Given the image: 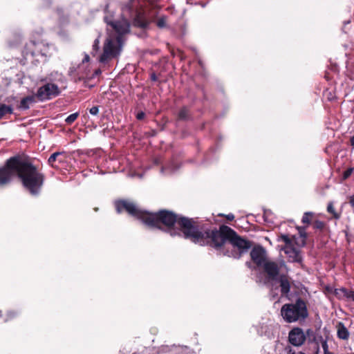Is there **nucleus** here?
Listing matches in <instances>:
<instances>
[{
	"mask_svg": "<svg viewBox=\"0 0 354 354\" xmlns=\"http://www.w3.org/2000/svg\"><path fill=\"white\" fill-rule=\"evenodd\" d=\"M289 354H295V353H291V349H290Z\"/></svg>",
	"mask_w": 354,
	"mask_h": 354,
	"instance_id": "nucleus-44",
	"label": "nucleus"
},
{
	"mask_svg": "<svg viewBox=\"0 0 354 354\" xmlns=\"http://www.w3.org/2000/svg\"><path fill=\"white\" fill-rule=\"evenodd\" d=\"M16 175L32 195L39 194L44 182V174L30 161L17 156L8 159L5 165L0 168V187L10 183Z\"/></svg>",
	"mask_w": 354,
	"mask_h": 354,
	"instance_id": "nucleus-2",
	"label": "nucleus"
},
{
	"mask_svg": "<svg viewBox=\"0 0 354 354\" xmlns=\"http://www.w3.org/2000/svg\"><path fill=\"white\" fill-rule=\"evenodd\" d=\"M60 93L61 91L57 84L46 83L37 89L35 95L39 101L44 102L58 96Z\"/></svg>",
	"mask_w": 354,
	"mask_h": 354,
	"instance_id": "nucleus-5",
	"label": "nucleus"
},
{
	"mask_svg": "<svg viewBox=\"0 0 354 354\" xmlns=\"http://www.w3.org/2000/svg\"><path fill=\"white\" fill-rule=\"evenodd\" d=\"M99 106H94L89 109L90 114L97 115L99 113Z\"/></svg>",
	"mask_w": 354,
	"mask_h": 354,
	"instance_id": "nucleus-32",
	"label": "nucleus"
},
{
	"mask_svg": "<svg viewBox=\"0 0 354 354\" xmlns=\"http://www.w3.org/2000/svg\"><path fill=\"white\" fill-rule=\"evenodd\" d=\"M346 299L351 300L354 301V291L348 289Z\"/></svg>",
	"mask_w": 354,
	"mask_h": 354,
	"instance_id": "nucleus-34",
	"label": "nucleus"
},
{
	"mask_svg": "<svg viewBox=\"0 0 354 354\" xmlns=\"http://www.w3.org/2000/svg\"><path fill=\"white\" fill-rule=\"evenodd\" d=\"M280 239L286 243L285 247L292 245V241L288 234H281L280 236Z\"/></svg>",
	"mask_w": 354,
	"mask_h": 354,
	"instance_id": "nucleus-29",
	"label": "nucleus"
},
{
	"mask_svg": "<svg viewBox=\"0 0 354 354\" xmlns=\"http://www.w3.org/2000/svg\"><path fill=\"white\" fill-rule=\"evenodd\" d=\"M299 234L301 238H303L302 245H305V239L307 238V234L306 232V227H297Z\"/></svg>",
	"mask_w": 354,
	"mask_h": 354,
	"instance_id": "nucleus-23",
	"label": "nucleus"
},
{
	"mask_svg": "<svg viewBox=\"0 0 354 354\" xmlns=\"http://www.w3.org/2000/svg\"><path fill=\"white\" fill-rule=\"evenodd\" d=\"M322 347L324 351V354H333V353H331L328 351V345L327 341H323Z\"/></svg>",
	"mask_w": 354,
	"mask_h": 354,
	"instance_id": "nucleus-31",
	"label": "nucleus"
},
{
	"mask_svg": "<svg viewBox=\"0 0 354 354\" xmlns=\"http://www.w3.org/2000/svg\"><path fill=\"white\" fill-rule=\"evenodd\" d=\"M61 154H62L61 152H55L53 154H51L50 156L48 158V164L50 165L51 166H53V163L56 160L57 156H59Z\"/></svg>",
	"mask_w": 354,
	"mask_h": 354,
	"instance_id": "nucleus-27",
	"label": "nucleus"
},
{
	"mask_svg": "<svg viewBox=\"0 0 354 354\" xmlns=\"http://www.w3.org/2000/svg\"><path fill=\"white\" fill-rule=\"evenodd\" d=\"M36 95H28L22 98L20 101L19 109L21 110H27L30 108V105L35 104L36 101Z\"/></svg>",
	"mask_w": 354,
	"mask_h": 354,
	"instance_id": "nucleus-13",
	"label": "nucleus"
},
{
	"mask_svg": "<svg viewBox=\"0 0 354 354\" xmlns=\"http://www.w3.org/2000/svg\"><path fill=\"white\" fill-rule=\"evenodd\" d=\"M353 168H348V169H346L344 173V179H346L348 178L353 173Z\"/></svg>",
	"mask_w": 354,
	"mask_h": 354,
	"instance_id": "nucleus-35",
	"label": "nucleus"
},
{
	"mask_svg": "<svg viewBox=\"0 0 354 354\" xmlns=\"http://www.w3.org/2000/svg\"><path fill=\"white\" fill-rule=\"evenodd\" d=\"M79 113L76 112L69 115L65 120V122L68 124H72L77 118Z\"/></svg>",
	"mask_w": 354,
	"mask_h": 354,
	"instance_id": "nucleus-24",
	"label": "nucleus"
},
{
	"mask_svg": "<svg viewBox=\"0 0 354 354\" xmlns=\"http://www.w3.org/2000/svg\"><path fill=\"white\" fill-rule=\"evenodd\" d=\"M12 113V108L6 104H0V119L7 114Z\"/></svg>",
	"mask_w": 354,
	"mask_h": 354,
	"instance_id": "nucleus-19",
	"label": "nucleus"
},
{
	"mask_svg": "<svg viewBox=\"0 0 354 354\" xmlns=\"http://www.w3.org/2000/svg\"><path fill=\"white\" fill-rule=\"evenodd\" d=\"M283 251L287 255L288 261L289 262L297 263L301 268H304L303 264V256L300 250L292 247V245H289L288 247H285L283 248Z\"/></svg>",
	"mask_w": 354,
	"mask_h": 354,
	"instance_id": "nucleus-8",
	"label": "nucleus"
},
{
	"mask_svg": "<svg viewBox=\"0 0 354 354\" xmlns=\"http://www.w3.org/2000/svg\"><path fill=\"white\" fill-rule=\"evenodd\" d=\"M288 339L292 345L300 346L306 341V335L301 328L296 327L289 332Z\"/></svg>",
	"mask_w": 354,
	"mask_h": 354,
	"instance_id": "nucleus-10",
	"label": "nucleus"
},
{
	"mask_svg": "<svg viewBox=\"0 0 354 354\" xmlns=\"http://www.w3.org/2000/svg\"><path fill=\"white\" fill-rule=\"evenodd\" d=\"M178 166L177 163L171 162L167 166L162 167L160 171L164 174H171L178 170Z\"/></svg>",
	"mask_w": 354,
	"mask_h": 354,
	"instance_id": "nucleus-14",
	"label": "nucleus"
},
{
	"mask_svg": "<svg viewBox=\"0 0 354 354\" xmlns=\"http://www.w3.org/2000/svg\"><path fill=\"white\" fill-rule=\"evenodd\" d=\"M349 203L352 207H354V195L349 197Z\"/></svg>",
	"mask_w": 354,
	"mask_h": 354,
	"instance_id": "nucleus-39",
	"label": "nucleus"
},
{
	"mask_svg": "<svg viewBox=\"0 0 354 354\" xmlns=\"http://www.w3.org/2000/svg\"><path fill=\"white\" fill-rule=\"evenodd\" d=\"M115 207L118 213L125 210L151 228L160 229V225L162 224L171 236H183L185 239L200 245H209L216 250H220L227 241H229L233 247L239 249L238 258L251 247L249 241L241 238L227 225H221L218 230L199 229L194 225L193 220L189 218L178 216L165 209L156 213L143 211L133 203L124 200L116 201Z\"/></svg>",
	"mask_w": 354,
	"mask_h": 354,
	"instance_id": "nucleus-1",
	"label": "nucleus"
},
{
	"mask_svg": "<svg viewBox=\"0 0 354 354\" xmlns=\"http://www.w3.org/2000/svg\"><path fill=\"white\" fill-rule=\"evenodd\" d=\"M102 71L100 69H97L95 71L94 73L92 75V77H95V76H98L101 74Z\"/></svg>",
	"mask_w": 354,
	"mask_h": 354,
	"instance_id": "nucleus-40",
	"label": "nucleus"
},
{
	"mask_svg": "<svg viewBox=\"0 0 354 354\" xmlns=\"http://www.w3.org/2000/svg\"><path fill=\"white\" fill-rule=\"evenodd\" d=\"M323 341H327L326 339H324L322 335H317V342H314L317 346V353L319 352V344H321V345L322 344V342Z\"/></svg>",
	"mask_w": 354,
	"mask_h": 354,
	"instance_id": "nucleus-30",
	"label": "nucleus"
},
{
	"mask_svg": "<svg viewBox=\"0 0 354 354\" xmlns=\"http://www.w3.org/2000/svg\"><path fill=\"white\" fill-rule=\"evenodd\" d=\"M32 46V50H40L41 49V47H44L45 48H47V47H46V45L44 44L43 43L41 42H35V41H32V43H30V46H28L29 47H31Z\"/></svg>",
	"mask_w": 354,
	"mask_h": 354,
	"instance_id": "nucleus-26",
	"label": "nucleus"
},
{
	"mask_svg": "<svg viewBox=\"0 0 354 354\" xmlns=\"http://www.w3.org/2000/svg\"><path fill=\"white\" fill-rule=\"evenodd\" d=\"M262 267L263 268V271L266 274L268 281H277V278L281 274L279 273L280 266L274 261H267L263 263Z\"/></svg>",
	"mask_w": 354,
	"mask_h": 354,
	"instance_id": "nucleus-7",
	"label": "nucleus"
},
{
	"mask_svg": "<svg viewBox=\"0 0 354 354\" xmlns=\"http://www.w3.org/2000/svg\"><path fill=\"white\" fill-rule=\"evenodd\" d=\"M118 34L115 38H107L104 44L103 53L100 56L99 62L106 63L108 61L117 57L122 50L123 44L122 35L130 30V24L127 19L106 21Z\"/></svg>",
	"mask_w": 354,
	"mask_h": 354,
	"instance_id": "nucleus-3",
	"label": "nucleus"
},
{
	"mask_svg": "<svg viewBox=\"0 0 354 354\" xmlns=\"http://www.w3.org/2000/svg\"><path fill=\"white\" fill-rule=\"evenodd\" d=\"M351 145L354 149V135L351 138Z\"/></svg>",
	"mask_w": 354,
	"mask_h": 354,
	"instance_id": "nucleus-43",
	"label": "nucleus"
},
{
	"mask_svg": "<svg viewBox=\"0 0 354 354\" xmlns=\"http://www.w3.org/2000/svg\"><path fill=\"white\" fill-rule=\"evenodd\" d=\"M99 50H100V41H99V39L97 38L95 39L93 44L92 51H91L92 55L95 56L97 55V53H98Z\"/></svg>",
	"mask_w": 354,
	"mask_h": 354,
	"instance_id": "nucleus-21",
	"label": "nucleus"
},
{
	"mask_svg": "<svg viewBox=\"0 0 354 354\" xmlns=\"http://www.w3.org/2000/svg\"><path fill=\"white\" fill-rule=\"evenodd\" d=\"M306 337H308L310 342H317V335H315L314 330L311 328H308L306 331Z\"/></svg>",
	"mask_w": 354,
	"mask_h": 354,
	"instance_id": "nucleus-20",
	"label": "nucleus"
},
{
	"mask_svg": "<svg viewBox=\"0 0 354 354\" xmlns=\"http://www.w3.org/2000/svg\"><path fill=\"white\" fill-rule=\"evenodd\" d=\"M145 116V113L142 111H140L137 113L136 118L138 120H141L144 119Z\"/></svg>",
	"mask_w": 354,
	"mask_h": 354,
	"instance_id": "nucleus-37",
	"label": "nucleus"
},
{
	"mask_svg": "<svg viewBox=\"0 0 354 354\" xmlns=\"http://www.w3.org/2000/svg\"><path fill=\"white\" fill-rule=\"evenodd\" d=\"M15 316V313L14 312L10 311L7 314V317L5 319V322H8Z\"/></svg>",
	"mask_w": 354,
	"mask_h": 354,
	"instance_id": "nucleus-36",
	"label": "nucleus"
},
{
	"mask_svg": "<svg viewBox=\"0 0 354 354\" xmlns=\"http://www.w3.org/2000/svg\"><path fill=\"white\" fill-rule=\"evenodd\" d=\"M281 315L287 323L304 321L308 316L306 303L301 298H297L295 303L283 305Z\"/></svg>",
	"mask_w": 354,
	"mask_h": 354,
	"instance_id": "nucleus-4",
	"label": "nucleus"
},
{
	"mask_svg": "<svg viewBox=\"0 0 354 354\" xmlns=\"http://www.w3.org/2000/svg\"><path fill=\"white\" fill-rule=\"evenodd\" d=\"M348 289L346 288H336L334 294L338 299H345L346 298Z\"/></svg>",
	"mask_w": 354,
	"mask_h": 354,
	"instance_id": "nucleus-18",
	"label": "nucleus"
},
{
	"mask_svg": "<svg viewBox=\"0 0 354 354\" xmlns=\"http://www.w3.org/2000/svg\"><path fill=\"white\" fill-rule=\"evenodd\" d=\"M151 77V80L152 81H153V82H156V81H157V80H158L157 76H156V73H152L151 74V77Z\"/></svg>",
	"mask_w": 354,
	"mask_h": 354,
	"instance_id": "nucleus-41",
	"label": "nucleus"
},
{
	"mask_svg": "<svg viewBox=\"0 0 354 354\" xmlns=\"http://www.w3.org/2000/svg\"><path fill=\"white\" fill-rule=\"evenodd\" d=\"M337 337L341 339H348L349 337V332L345 326L339 323L337 329Z\"/></svg>",
	"mask_w": 354,
	"mask_h": 354,
	"instance_id": "nucleus-15",
	"label": "nucleus"
},
{
	"mask_svg": "<svg viewBox=\"0 0 354 354\" xmlns=\"http://www.w3.org/2000/svg\"><path fill=\"white\" fill-rule=\"evenodd\" d=\"M247 265L250 267V263H247Z\"/></svg>",
	"mask_w": 354,
	"mask_h": 354,
	"instance_id": "nucleus-45",
	"label": "nucleus"
},
{
	"mask_svg": "<svg viewBox=\"0 0 354 354\" xmlns=\"http://www.w3.org/2000/svg\"><path fill=\"white\" fill-rule=\"evenodd\" d=\"M225 216H226V218L229 221H232L234 218V216L233 214H229L226 215Z\"/></svg>",
	"mask_w": 354,
	"mask_h": 354,
	"instance_id": "nucleus-42",
	"label": "nucleus"
},
{
	"mask_svg": "<svg viewBox=\"0 0 354 354\" xmlns=\"http://www.w3.org/2000/svg\"><path fill=\"white\" fill-rule=\"evenodd\" d=\"M46 47H47V48L41 47L40 50L31 51L30 53L32 57H37L38 55L46 57L49 54V46L48 45H46Z\"/></svg>",
	"mask_w": 354,
	"mask_h": 354,
	"instance_id": "nucleus-17",
	"label": "nucleus"
},
{
	"mask_svg": "<svg viewBox=\"0 0 354 354\" xmlns=\"http://www.w3.org/2000/svg\"><path fill=\"white\" fill-rule=\"evenodd\" d=\"M156 25L160 28H165L167 26V17L165 16L160 17L156 21Z\"/></svg>",
	"mask_w": 354,
	"mask_h": 354,
	"instance_id": "nucleus-22",
	"label": "nucleus"
},
{
	"mask_svg": "<svg viewBox=\"0 0 354 354\" xmlns=\"http://www.w3.org/2000/svg\"><path fill=\"white\" fill-rule=\"evenodd\" d=\"M272 214L270 210H264L263 217L266 222H270L269 216Z\"/></svg>",
	"mask_w": 354,
	"mask_h": 354,
	"instance_id": "nucleus-33",
	"label": "nucleus"
},
{
	"mask_svg": "<svg viewBox=\"0 0 354 354\" xmlns=\"http://www.w3.org/2000/svg\"><path fill=\"white\" fill-rule=\"evenodd\" d=\"M327 211L328 213L333 214V217L335 218H339V216L336 213L335 208L333 207V203H329L327 206Z\"/></svg>",
	"mask_w": 354,
	"mask_h": 354,
	"instance_id": "nucleus-25",
	"label": "nucleus"
},
{
	"mask_svg": "<svg viewBox=\"0 0 354 354\" xmlns=\"http://www.w3.org/2000/svg\"><path fill=\"white\" fill-rule=\"evenodd\" d=\"M189 118L190 115L188 108L186 106L182 107L178 113V119L179 120H188Z\"/></svg>",
	"mask_w": 354,
	"mask_h": 354,
	"instance_id": "nucleus-16",
	"label": "nucleus"
},
{
	"mask_svg": "<svg viewBox=\"0 0 354 354\" xmlns=\"http://www.w3.org/2000/svg\"><path fill=\"white\" fill-rule=\"evenodd\" d=\"M250 257L252 261L258 268L262 267L266 262V251L261 245L254 247L250 252Z\"/></svg>",
	"mask_w": 354,
	"mask_h": 354,
	"instance_id": "nucleus-9",
	"label": "nucleus"
},
{
	"mask_svg": "<svg viewBox=\"0 0 354 354\" xmlns=\"http://www.w3.org/2000/svg\"><path fill=\"white\" fill-rule=\"evenodd\" d=\"M89 61V56L85 54L84 58L82 60V64H80L77 68L71 67L69 69V75L72 77L75 82L84 80L87 77L86 71H82V68L84 67V64Z\"/></svg>",
	"mask_w": 354,
	"mask_h": 354,
	"instance_id": "nucleus-11",
	"label": "nucleus"
},
{
	"mask_svg": "<svg viewBox=\"0 0 354 354\" xmlns=\"http://www.w3.org/2000/svg\"><path fill=\"white\" fill-rule=\"evenodd\" d=\"M312 216L311 212H305L303 215L301 221L304 224L309 225L310 223V217Z\"/></svg>",
	"mask_w": 354,
	"mask_h": 354,
	"instance_id": "nucleus-28",
	"label": "nucleus"
},
{
	"mask_svg": "<svg viewBox=\"0 0 354 354\" xmlns=\"http://www.w3.org/2000/svg\"><path fill=\"white\" fill-rule=\"evenodd\" d=\"M298 354H305V353H302V352H299V353H298Z\"/></svg>",
	"mask_w": 354,
	"mask_h": 354,
	"instance_id": "nucleus-46",
	"label": "nucleus"
},
{
	"mask_svg": "<svg viewBox=\"0 0 354 354\" xmlns=\"http://www.w3.org/2000/svg\"><path fill=\"white\" fill-rule=\"evenodd\" d=\"M279 284L281 296L287 297L290 290V279L286 274H281L277 281H274Z\"/></svg>",
	"mask_w": 354,
	"mask_h": 354,
	"instance_id": "nucleus-12",
	"label": "nucleus"
},
{
	"mask_svg": "<svg viewBox=\"0 0 354 354\" xmlns=\"http://www.w3.org/2000/svg\"><path fill=\"white\" fill-rule=\"evenodd\" d=\"M323 226H324V223L322 221H317L315 223V228L321 229V228L323 227Z\"/></svg>",
	"mask_w": 354,
	"mask_h": 354,
	"instance_id": "nucleus-38",
	"label": "nucleus"
},
{
	"mask_svg": "<svg viewBox=\"0 0 354 354\" xmlns=\"http://www.w3.org/2000/svg\"><path fill=\"white\" fill-rule=\"evenodd\" d=\"M139 3L138 2L136 4V0H129L128 4H127L124 9H127L131 14L136 12V15L133 20V25L136 27L141 28H146L149 26V21L137 10V6Z\"/></svg>",
	"mask_w": 354,
	"mask_h": 354,
	"instance_id": "nucleus-6",
	"label": "nucleus"
}]
</instances>
